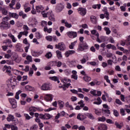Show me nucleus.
<instances>
[{
	"label": "nucleus",
	"instance_id": "obj_46",
	"mask_svg": "<svg viewBox=\"0 0 130 130\" xmlns=\"http://www.w3.org/2000/svg\"><path fill=\"white\" fill-rule=\"evenodd\" d=\"M46 39L48 41H52V36H48L46 37Z\"/></svg>",
	"mask_w": 130,
	"mask_h": 130
},
{
	"label": "nucleus",
	"instance_id": "obj_4",
	"mask_svg": "<svg viewBox=\"0 0 130 130\" xmlns=\"http://www.w3.org/2000/svg\"><path fill=\"white\" fill-rule=\"evenodd\" d=\"M103 108L102 109V112L103 115L106 116L107 117L109 116V114H110V110H109V107L107 104L103 105Z\"/></svg>",
	"mask_w": 130,
	"mask_h": 130
},
{
	"label": "nucleus",
	"instance_id": "obj_41",
	"mask_svg": "<svg viewBox=\"0 0 130 130\" xmlns=\"http://www.w3.org/2000/svg\"><path fill=\"white\" fill-rule=\"evenodd\" d=\"M106 121L107 123H109V124H113L114 123V122L110 119H106Z\"/></svg>",
	"mask_w": 130,
	"mask_h": 130
},
{
	"label": "nucleus",
	"instance_id": "obj_12",
	"mask_svg": "<svg viewBox=\"0 0 130 130\" xmlns=\"http://www.w3.org/2000/svg\"><path fill=\"white\" fill-rule=\"evenodd\" d=\"M44 99L45 101H47V102L49 101H52L53 98H52V94H46L44 96Z\"/></svg>",
	"mask_w": 130,
	"mask_h": 130
},
{
	"label": "nucleus",
	"instance_id": "obj_18",
	"mask_svg": "<svg viewBox=\"0 0 130 130\" xmlns=\"http://www.w3.org/2000/svg\"><path fill=\"white\" fill-rule=\"evenodd\" d=\"M41 54V53L40 52H36L35 51H32L31 52V55L34 56L35 57H38Z\"/></svg>",
	"mask_w": 130,
	"mask_h": 130
},
{
	"label": "nucleus",
	"instance_id": "obj_17",
	"mask_svg": "<svg viewBox=\"0 0 130 130\" xmlns=\"http://www.w3.org/2000/svg\"><path fill=\"white\" fill-rule=\"evenodd\" d=\"M25 90H26V91H30V92H33L35 90L34 87H33L30 85L25 86Z\"/></svg>",
	"mask_w": 130,
	"mask_h": 130
},
{
	"label": "nucleus",
	"instance_id": "obj_59",
	"mask_svg": "<svg viewBox=\"0 0 130 130\" xmlns=\"http://www.w3.org/2000/svg\"><path fill=\"white\" fill-rule=\"evenodd\" d=\"M79 130H86V127L84 125H81L80 126L78 127Z\"/></svg>",
	"mask_w": 130,
	"mask_h": 130
},
{
	"label": "nucleus",
	"instance_id": "obj_50",
	"mask_svg": "<svg viewBox=\"0 0 130 130\" xmlns=\"http://www.w3.org/2000/svg\"><path fill=\"white\" fill-rule=\"evenodd\" d=\"M126 43V45L128 46L130 45V36H128V38L125 40Z\"/></svg>",
	"mask_w": 130,
	"mask_h": 130
},
{
	"label": "nucleus",
	"instance_id": "obj_15",
	"mask_svg": "<svg viewBox=\"0 0 130 130\" xmlns=\"http://www.w3.org/2000/svg\"><path fill=\"white\" fill-rule=\"evenodd\" d=\"M90 21L92 24H97V18H96V16L94 15H91L90 16Z\"/></svg>",
	"mask_w": 130,
	"mask_h": 130
},
{
	"label": "nucleus",
	"instance_id": "obj_44",
	"mask_svg": "<svg viewBox=\"0 0 130 130\" xmlns=\"http://www.w3.org/2000/svg\"><path fill=\"white\" fill-rule=\"evenodd\" d=\"M15 4H16V1L12 0L11 3L10 4V5H9L10 8H13V7H14V6H15Z\"/></svg>",
	"mask_w": 130,
	"mask_h": 130
},
{
	"label": "nucleus",
	"instance_id": "obj_49",
	"mask_svg": "<svg viewBox=\"0 0 130 130\" xmlns=\"http://www.w3.org/2000/svg\"><path fill=\"white\" fill-rule=\"evenodd\" d=\"M37 127H38L37 125H34L30 127V130H37Z\"/></svg>",
	"mask_w": 130,
	"mask_h": 130
},
{
	"label": "nucleus",
	"instance_id": "obj_5",
	"mask_svg": "<svg viewBox=\"0 0 130 130\" xmlns=\"http://www.w3.org/2000/svg\"><path fill=\"white\" fill-rule=\"evenodd\" d=\"M51 84L49 83H44L40 87L42 91H48L51 90Z\"/></svg>",
	"mask_w": 130,
	"mask_h": 130
},
{
	"label": "nucleus",
	"instance_id": "obj_19",
	"mask_svg": "<svg viewBox=\"0 0 130 130\" xmlns=\"http://www.w3.org/2000/svg\"><path fill=\"white\" fill-rule=\"evenodd\" d=\"M36 9L38 13H40L41 11H43V10H44V7H43L41 5H40V6H36Z\"/></svg>",
	"mask_w": 130,
	"mask_h": 130
},
{
	"label": "nucleus",
	"instance_id": "obj_43",
	"mask_svg": "<svg viewBox=\"0 0 130 130\" xmlns=\"http://www.w3.org/2000/svg\"><path fill=\"white\" fill-rule=\"evenodd\" d=\"M26 59L27 60H28V61H29L30 62H32V61H33L32 59V56L29 55L26 56Z\"/></svg>",
	"mask_w": 130,
	"mask_h": 130
},
{
	"label": "nucleus",
	"instance_id": "obj_63",
	"mask_svg": "<svg viewBox=\"0 0 130 130\" xmlns=\"http://www.w3.org/2000/svg\"><path fill=\"white\" fill-rule=\"evenodd\" d=\"M64 73H65V75H66V76H69V75H70V74H71V71L69 70H66L64 71Z\"/></svg>",
	"mask_w": 130,
	"mask_h": 130
},
{
	"label": "nucleus",
	"instance_id": "obj_31",
	"mask_svg": "<svg viewBox=\"0 0 130 130\" xmlns=\"http://www.w3.org/2000/svg\"><path fill=\"white\" fill-rule=\"evenodd\" d=\"M8 36L10 37L11 39H12V42H14V43L16 42L17 40H16V38H15V36H14V35L11 34H9Z\"/></svg>",
	"mask_w": 130,
	"mask_h": 130
},
{
	"label": "nucleus",
	"instance_id": "obj_48",
	"mask_svg": "<svg viewBox=\"0 0 130 130\" xmlns=\"http://www.w3.org/2000/svg\"><path fill=\"white\" fill-rule=\"evenodd\" d=\"M115 125H116L117 128H121L122 127V126H121V125L120 124H119V123H118V122H117V121H116L115 122Z\"/></svg>",
	"mask_w": 130,
	"mask_h": 130
},
{
	"label": "nucleus",
	"instance_id": "obj_27",
	"mask_svg": "<svg viewBox=\"0 0 130 130\" xmlns=\"http://www.w3.org/2000/svg\"><path fill=\"white\" fill-rule=\"evenodd\" d=\"M21 93H22V90H18L16 93V94L15 96V99H17V100H19V99H20V96H19V95H20V94H21Z\"/></svg>",
	"mask_w": 130,
	"mask_h": 130
},
{
	"label": "nucleus",
	"instance_id": "obj_61",
	"mask_svg": "<svg viewBox=\"0 0 130 130\" xmlns=\"http://www.w3.org/2000/svg\"><path fill=\"white\" fill-rule=\"evenodd\" d=\"M57 10L58 11H59V12H61L62 11V10H63V7H62V6H58L57 8Z\"/></svg>",
	"mask_w": 130,
	"mask_h": 130
},
{
	"label": "nucleus",
	"instance_id": "obj_58",
	"mask_svg": "<svg viewBox=\"0 0 130 130\" xmlns=\"http://www.w3.org/2000/svg\"><path fill=\"white\" fill-rule=\"evenodd\" d=\"M77 119H79V120L83 121V119L81 118V113H79L77 115Z\"/></svg>",
	"mask_w": 130,
	"mask_h": 130
},
{
	"label": "nucleus",
	"instance_id": "obj_21",
	"mask_svg": "<svg viewBox=\"0 0 130 130\" xmlns=\"http://www.w3.org/2000/svg\"><path fill=\"white\" fill-rule=\"evenodd\" d=\"M58 105L59 106V109H62L63 106H64V103L61 101H58L57 102Z\"/></svg>",
	"mask_w": 130,
	"mask_h": 130
},
{
	"label": "nucleus",
	"instance_id": "obj_11",
	"mask_svg": "<svg viewBox=\"0 0 130 130\" xmlns=\"http://www.w3.org/2000/svg\"><path fill=\"white\" fill-rule=\"evenodd\" d=\"M108 127L107 124L101 123L98 127V130H107Z\"/></svg>",
	"mask_w": 130,
	"mask_h": 130
},
{
	"label": "nucleus",
	"instance_id": "obj_23",
	"mask_svg": "<svg viewBox=\"0 0 130 130\" xmlns=\"http://www.w3.org/2000/svg\"><path fill=\"white\" fill-rule=\"evenodd\" d=\"M98 102H94L93 104H95L96 105H100L102 103V100H101V98L100 97H98L96 99Z\"/></svg>",
	"mask_w": 130,
	"mask_h": 130
},
{
	"label": "nucleus",
	"instance_id": "obj_16",
	"mask_svg": "<svg viewBox=\"0 0 130 130\" xmlns=\"http://www.w3.org/2000/svg\"><path fill=\"white\" fill-rule=\"evenodd\" d=\"M49 79L51 80V81H54V82H57L58 84L60 83L59 79H58V78L57 76L50 77Z\"/></svg>",
	"mask_w": 130,
	"mask_h": 130
},
{
	"label": "nucleus",
	"instance_id": "obj_3",
	"mask_svg": "<svg viewBox=\"0 0 130 130\" xmlns=\"http://www.w3.org/2000/svg\"><path fill=\"white\" fill-rule=\"evenodd\" d=\"M9 19L8 16L3 18L2 22L0 23V28L2 30H8L11 28V24L8 22Z\"/></svg>",
	"mask_w": 130,
	"mask_h": 130
},
{
	"label": "nucleus",
	"instance_id": "obj_36",
	"mask_svg": "<svg viewBox=\"0 0 130 130\" xmlns=\"http://www.w3.org/2000/svg\"><path fill=\"white\" fill-rule=\"evenodd\" d=\"M113 115L114 116H116V117H118V116H119V113H118V111L116 110H113Z\"/></svg>",
	"mask_w": 130,
	"mask_h": 130
},
{
	"label": "nucleus",
	"instance_id": "obj_8",
	"mask_svg": "<svg viewBox=\"0 0 130 130\" xmlns=\"http://www.w3.org/2000/svg\"><path fill=\"white\" fill-rule=\"evenodd\" d=\"M67 35H68V36H69V37H70V38H77V36H78V33H77V32L76 31H68L67 33Z\"/></svg>",
	"mask_w": 130,
	"mask_h": 130
},
{
	"label": "nucleus",
	"instance_id": "obj_62",
	"mask_svg": "<svg viewBox=\"0 0 130 130\" xmlns=\"http://www.w3.org/2000/svg\"><path fill=\"white\" fill-rule=\"evenodd\" d=\"M127 42L125 41H121L120 42V45L122 46H124V45H126Z\"/></svg>",
	"mask_w": 130,
	"mask_h": 130
},
{
	"label": "nucleus",
	"instance_id": "obj_34",
	"mask_svg": "<svg viewBox=\"0 0 130 130\" xmlns=\"http://www.w3.org/2000/svg\"><path fill=\"white\" fill-rule=\"evenodd\" d=\"M56 53L57 54L58 58H61V57H62V55H61V52H60L59 50H57L56 51Z\"/></svg>",
	"mask_w": 130,
	"mask_h": 130
},
{
	"label": "nucleus",
	"instance_id": "obj_29",
	"mask_svg": "<svg viewBox=\"0 0 130 130\" xmlns=\"http://www.w3.org/2000/svg\"><path fill=\"white\" fill-rule=\"evenodd\" d=\"M83 80L85 81V82H90V81H91V77H90L89 76H88V75H85L83 77Z\"/></svg>",
	"mask_w": 130,
	"mask_h": 130
},
{
	"label": "nucleus",
	"instance_id": "obj_35",
	"mask_svg": "<svg viewBox=\"0 0 130 130\" xmlns=\"http://www.w3.org/2000/svg\"><path fill=\"white\" fill-rule=\"evenodd\" d=\"M29 112H36V107H30L28 109Z\"/></svg>",
	"mask_w": 130,
	"mask_h": 130
},
{
	"label": "nucleus",
	"instance_id": "obj_9",
	"mask_svg": "<svg viewBox=\"0 0 130 130\" xmlns=\"http://www.w3.org/2000/svg\"><path fill=\"white\" fill-rule=\"evenodd\" d=\"M9 102L13 109L17 108V101L15 99H9Z\"/></svg>",
	"mask_w": 130,
	"mask_h": 130
},
{
	"label": "nucleus",
	"instance_id": "obj_60",
	"mask_svg": "<svg viewBox=\"0 0 130 130\" xmlns=\"http://www.w3.org/2000/svg\"><path fill=\"white\" fill-rule=\"evenodd\" d=\"M16 8L17 10H19L21 8V4L18 3L16 4Z\"/></svg>",
	"mask_w": 130,
	"mask_h": 130
},
{
	"label": "nucleus",
	"instance_id": "obj_42",
	"mask_svg": "<svg viewBox=\"0 0 130 130\" xmlns=\"http://www.w3.org/2000/svg\"><path fill=\"white\" fill-rule=\"evenodd\" d=\"M49 14V11L47 13H44V11L42 12V15H43V17L44 18H47V17H48Z\"/></svg>",
	"mask_w": 130,
	"mask_h": 130
},
{
	"label": "nucleus",
	"instance_id": "obj_13",
	"mask_svg": "<svg viewBox=\"0 0 130 130\" xmlns=\"http://www.w3.org/2000/svg\"><path fill=\"white\" fill-rule=\"evenodd\" d=\"M74 53H76V51L75 50H68L64 53V55L66 57H69L70 55H72V54H74Z\"/></svg>",
	"mask_w": 130,
	"mask_h": 130
},
{
	"label": "nucleus",
	"instance_id": "obj_14",
	"mask_svg": "<svg viewBox=\"0 0 130 130\" xmlns=\"http://www.w3.org/2000/svg\"><path fill=\"white\" fill-rule=\"evenodd\" d=\"M9 16L10 18H14L16 20L19 19V15L16 13H9Z\"/></svg>",
	"mask_w": 130,
	"mask_h": 130
},
{
	"label": "nucleus",
	"instance_id": "obj_2",
	"mask_svg": "<svg viewBox=\"0 0 130 130\" xmlns=\"http://www.w3.org/2000/svg\"><path fill=\"white\" fill-rule=\"evenodd\" d=\"M80 43L78 44V47L77 48L78 51H85L89 48V46L88 44L85 41H84V37H79Z\"/></svg>",
	"mask_w": 130,
	"mask_h": 130
},
{
	"label": "nucleus",
	"instance_id": "obj_40",
	"mask_svg": "<svg viewBox=\"0 0 130 130\" xmlns=\"http://www.w3.org/2000/svg\"><path fill=\"white\" fill-rule=\"evenodd\" d=\"M87 116L90 119H95L94 116L91 113H88Z\"/></svg>",
	"mask_w": 130,
	"mask_h": 130
},
{
	"label": "nucleus",
	"instance_id": "obj_56",
	"mask_svg": "<svg viewBox=\"0 0 130 130\" xmlns=\"http://www.w3.org/2000/svg\"><path fill=\"white\" fill-rule=\"evenodd\" d=\"M5 69H6V73H9V74H11V72L10 70H9V67L7 66H4Z\"/></svg>",
	"mask_w": 130,
	"mask_h": 130
},
{
	"label": "nucleus",
	"instance_id": "obj_28",
	"mask_svg": "<svg viewBox=\"0 0 130 130\" xmlns=\"http://www.w3.org/2000/svg\"><path fill=\"white\" fill-rule=\"evenodd\" d=\"M77 41H75L74 42L71 43V45H69L70 49H74V47H75V46L77 44Z\"/></svg>",
	"mask_w": 130,
	"mask_h": 130
},
{
	"label": "nucleus",
	"instance_id": "obj_39",
	"mask_svg": "<svg viewBox=\"0 0 130 130\" xmlns=\"http://www.w3.org/2000/svg\"><path fill=\"white\" fill-rule=\"evenodd\" d=\"M120 113L122 116H124L125 115V111H124V109H120Z\"/></svg>",
	"mask_w": 130,
	"mask_h": 130
},
{
	"label": "nucleus",
	"instance_id": "obj_37",
	"mask_svg": "<svg viewBox=\"0 0 130 130\" xmlns=\"http://www.w3.org/2000/svg\"><path fill=\"white\" fill-rule=\"evenodd\" d=\"M36 37L37 39H40L41 38H42V35L40 34V32L38 31L36 33Z\"/></svg>",
	"mask_w": 130,
	"mask_h": 130
},
{
	"label": "nucleus",
	"instance_id": "obj_25",
	"mask_svg": "<svg viewBox=\"0 0 130 130\" xmlns=\"http://www.w3.org/2000/svg\"><path fill=\"white\" fill-rule=\"evenodd\" d=\"M3 43L4 44H6V45H8L9 44H12V41L9 39H7L6 40H5L4 41H3Z\"/></svg>",
	"mask_w": 130,
	"mask_h": 130
},
{
	"label": "nucleus",
	"instance_id": "obj_26",
	"mask_svg": "<svg viewBox=\"0 0 130 130\" xmlns=\"http://www.w3.org/2000/svg\"><path fill=\"white\" fill-rule=\"evenodd\" d=\"M98 121H101L102 122H104V121H106V118H105L104 116H103L102 117H98Z\"/></svg>",
	"mask_w": 130,
	"mask_h": 130
},
{
	"label": "nucleus",
	"instance_id": "obj_33",
	"mask_svg": "<svg viewBox=\"0 0 130 130\" xmlns=\"http://www.w3.org/2000/svg\"><path fill=\"white\" fill-rule=\"evenodd\" d=\"M45 56V57L49 59V58H51V57L52 56V54L51 53V52H48L46 54Z\"/></svg>",
	"mask_w": 130,
	"mask_h": 130
},
{
	"label": "nucleus",
	"instance_id": "obj_53",
	"mask_svg": "<svg viewBox=\"0 0 130 130\" xmlns=\"http://www.w3.org/2000/svg\"><path fill=\"white\" fill-rule=\"evenodd\" d=\"M65 26L67 27V28H71L72 27V24L71 23H69L68 22H66Z\"/></svg>",
	"mask_w": 130,
	"mask_h": 130
},
{
	"label": "nucleus",
	"instance_id": "obj_52",
	"mask_svg": "<svg viewBox=\"0 0 130 130\" xmlns=\"http://www.w3.org/2000/svg\"><path fill=\"white\" fill-rule=\"evenodd\" d=\"M119 43L117 44L116 46L117 47V49H119V50H121V51H123L124 50V48H123L122 47H119Z\"/></svg>",
	"mask_w": 130,
	"mask_h": 130
},
{
	"label": "nucleus",
	"instance_id": "obj_51",
	"mask_svg": "<svg viewBox=\"0 0 130 130\" xmlns=\"http://www.w3.org/2000/svg\"><path fill=\"white\" fill-rule=\"evenodd\" d=\"M126 43V45L128 46L130 45V36H128V38L125 40Z\"/></svg>",
	"mask_w": 130,
	"mask_h": 130
},
{
	"label": "nucleus",
	"instance_id": "obj_20",
	"mask_svg": "<svg viewBox=\"0 0 130 130\" xmlns=\"http://www.w3.org/2000/svg\"><path fill=\"white\" fill-rule=\"evenodd\" d=\"M106 47L108 49H112V50H116V47H115V46L111 44L107 45Z\"/></svg>",
	"mask_w": 130,
	"mask_h": 130
},
{
	"label": "nucleus",
	"instance_id": "obj_38",
	"mask_svg": "<svg viewBox=\"0 0 130 130\" xmlns=\"http://www.w3.org/2000/svg\"><path fill=\"white\" fill-rule=\"evenodd\" d=\"M16 49L17 51L21 52L22 51V47L19 45H16Z\"/></svg>",
	"mask_w": 130,
	"mask_h": 130
},
{
	"label": "nucleus",
	"instance_id": "obj_47",
	"mask_svg": "<svg viewBox=\"0 0 130 130\" xmlns=\"http://www.w3.org/2000/svg\"><path fill=\"white\" fill-rule=\"evenodd\" d=\"M63 81L64 84H67V83L71 82V79H68L67 78H64Z\"/></svg>",
	"mask_w": 130,
	"mask_h": 130
},
{
	"label": "nucleus",
	"instance_id": "obj_64",
	"mask_svg": "<svg viewBox=\"0 0 130 130\" xmlns=\"http://www.w3.org/2000/svg\"><path fill=\"white\" fill-rule=\"evenodd\" d=\"M107 66H108V64L105 62H103L102 63V67H103V68H106Z\"/></svg>",
	"mask_w": 130,
	"mask_h": 130
},
{
	"label": "nucleus",
	"instance_id": "obj_57",
	"mask_svg": "<svg viewBox=\"0 0 130 130\" xmlns=\"http://www.w3.org/2000/svg\"><path fill=\"white\" fill-rule=\"evenodd\" d=\"M18 127H17V126L14 125H11V130H18Z\"/></svg>",
	"mask_w": 130,
	"mask_h": 130
},
{
	"label": "nucleus",
	"instance_id": "obj_45",
	"mask_svg": "<svg viewBox=\"0 0 130 130\" xmlns=\"http://www.w3.org/2000/svg\"><path fill=\"white\" fill-rule=\"evenodd\" d=\"M24 116H25L26 119L27 120H29V119H31L32 117L29 115L28 114H24Z\"/></svg>",
	"mask_w": 130,
	"mask_h": 130
},
{
	"label": "nucleus",
	"instance_id": "obj_22",
	"mask_svg": "<svg viewBox=\"0 0 130 130\" xmlns=\"http://www.w3.org/2000/svg\"><path fill=\"white\" fill-rule=\"evenodd\" d=\"M15 119V117L12 115H9L8 117L7 118V121H14Z\"/></svg>",
	"mask_w": 130,
	"mask_h": 130
},
{
	"label": "nucleus",
	"instance_id": "obj_6",
	"mask_svg": "<svg viewBox=\"0 0 130 130\" xmlns=\"http://www.w3.org/2000/svg\"><path fill=\"white\" fill-rule=\"evenodd\" d=\"M55 47L56 49H58L61 51H64V50H66V49L67 48L66 44H64L63 42L59 43L58 44H56L55 45Z\"/></svg>",
	"mask_w": 130,
	"mask_h": 130
},
{
	"label": "nucleus",
	"instance_id": "obj_24",
	"mask_svg": "<svg viewBox=\"0 0 130 130\" xmlns=\"http://www.w3.org/2000/svg\"><path fill=\"white\" fill-rule=\"evenodd\" d=\"M44 31L47 32V33L50 34L52 32V28H48L47 26H45L44 27Z\"/></svg>",
	"mask_w": 130,
	"mask_h": 130
},
{
	"label": "nucleus",
	"instance_id": "obj_30",
	"mask_svg": "<svg viewBox=\"0 0 130 130\" xmlns=\"http://www.w3.org/2000/svg\"><path fill=\"white\" fill-rule=\"evenodd\" d=\"M104 30L106 31L107 35H109V34L111 33V30H110V29L109 28V27H105L104 28Z\"/></svg>",
	"mask_w": 130,
	"mask_h": 130
},
{
	"label": "nucleus",
	"instance_id": "obj_55",
	"mask_svg": "<svg viewBox=\"0 0 130 130\" xmlns=\"http://www.w3.org/2000/svg\"><path fill=\"white\" fill-rule=\"evenodd\" d=\"M108 73L109 75H110V76H112V75H114V71H113V70H110L108 71Z\"/></svg>",
	"mask_w": 130,
	"mask_h": 130
},
{
	"label": "nucleus",
	"instance_id": "obj_1",
	"mask_svg": "<svg viewBox=\"0 0 130 130\" xmlns=\"http://www.w3.org/2000/svg\"><path fill=\"white\" fill-rule=\"evenodd\" d=\"M35 117H36L35 119V121L37 122V123H39V126H40V128H42V127L44 126V125H43V123L41 122V119H50V118H51V115L47 113L43 114L41 113L39 114L38 113H35Z\"/></svg>",
	"mask_w": 130,
	"mask_h": 130
},
{
	"label": "nucleus",
	"instance_id": "obj_54",
	"mask_svg": "<svg viewBox=\"0 0 130 130\" xmlns=\"http://www.w3.org/2000/svg\"><path fill=\"white\" fill-rule=\"evenodd\" d=\"M2 14L5 16H7L8 15V11L5 9L2 10Z\"/></svg>",
	"mask_w": 130,
	"mask_h": 130
},
{
	"label": "nucleus",
	"instance_id": "obj_10",
	"mask_svg": "<svg viewBox=\"0 0 130 130\" xmlns=\"http://www.w3.org/2000/svg\"><path fill=\"white\" fill-rule=\"evenodd\" d=\"M48 18L50 21H53V22H55V17H54V14H53V12L52 11H49V14Z\"/></svg>",
	"mask_w": 130,
	"mask_h": 130
},
{
	"label": "nucleus",
	"instance_id": "obj_7",
	"mask_svg": "<svg viewBox=\"0 0 130 130\" xmlns=\"http://www.w3.org/2000/svg\"><path fill=\"white\" fill-rule=\"evenodd\" d=\"M78 13L81 15V16H82L84 17L86 14H87V9L86 8H83V7H80L78 9Z\"/></svg>",
	"mask_w": 130,
	"mask_h": 130
},
{
	"label": "nucleus",
	"instance_id": "obj_32",
	"mask_svg": "<svg viewBox=\"0 0 130 130\" xmlns=\"http://www.w3.org/2000/svg\"><path fill=\"white\" fill-rule=\"evenodd\" d=\"M94 110H95V114H96V115H102V111H101V110L94 109Z\"/></svg>",
	"mask_w": 130,
	"mask_h": 130
}]
</instances>
